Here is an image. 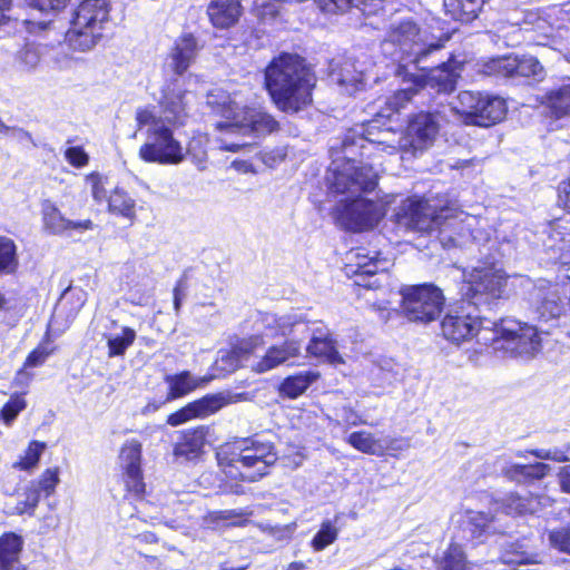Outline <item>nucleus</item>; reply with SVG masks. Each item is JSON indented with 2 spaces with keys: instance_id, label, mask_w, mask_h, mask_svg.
I'll list each match as a JSON object with an SVG mask.
<instances>
[{
  "instance_id": "obj_43",
  "label": "nucleus",
  "mask_w": 570,
  "mask_h": 570,
  "mask_svg": "<svg viewBox=\"0 0 570 570\" xmlns=\"http://www.w3.org/2000/svg\"><path fill=\"white\" fill-rule=\"evenodd\" d=\"M46 448L47 444L45 442L37 440L31 441L23 454L13 462L12 468L24 472L33 471L38 466Z\"/></svg>"
},
{
  "instance_id": "obj_56",
  "label": "nucleus",
  "mask_w": 570,
  "mask_h": 570,
  "mask_svg": "<svg viewBox=\"0 0 570 570\" xmlns=\"http://www.w3.org/2000/svg\"><path fill=\"white\" fill-rule=\"evenodd\" d=\"M307 330L303 333H296V338H299V335L305 336V334L309 333L311 337L308 342H317L321 340H327V337L333 336L328 327L322 321H313L307 320Z\"/></svg>"
},
{
  "instance_id": "obj_5",
  "label": "nucleus",
  "mask_w": 570,
  "mask_h": 570,
  "mask_svg": "<svg viewBox=\"0 0 570 570\" xmlns=\"http://www.w3.org/2000/svg\"><path fill=\"white\" fill-rule=\"evenodd\" d=\"M274 443L261 435L243 439L230 446V451L217 453L218 464L232 481L256 482L268 474L277 461Z\"/></svg>"
},
{
  "instance_id": "obj_45",
  "label": "nucleus",
  "mask_w": 570,
  "mask_h": 570,
  "mask_svg": "<svg viewBox=\"0 0 570 570\" xmlns=\"http://www.w3.org/2000/svg\"><path fill=\"white\" fill-rule=\"evenodd\" d=\"M136 332L130 327H122L120 334L107 337L108 356L115 357L124 355L126 350L134 343Z\"/></svg>"
},
{
  "instance_id": "obj_58",
  "label": "nucleus",
  "mask_w": 570,
  "mask_h": 570,
  "mask_svg": "<svg viewBox=\"0 0 570 570\" xmlns=\"http://www.w3.org/2000/svg\"><path fill=\"white\" fill-rule=\"evenodd\" d=\"M66 160L73 167L81 168L89 161L88 154L80 146L69 147L65 151Z\"/></svg>"
},
{
  "instance_id": "obj_22",
  "label": "nucleus",
  "mask_w": 570,
  "mask_h": 570,
  "mask_svg": "<svg viewBox=\"0 0 570 570\" xmlns=\"http://www.w3.org/2000/svg\"><path fill=\"white\" fill-rule=\"evenodd\" d=\"M302 346V338L288 337L282 344L269 346L262 356L253 360L250 367L256 373L272 371L299 356Z\"/></svg>"
},
{
  "instance_id": "obj_55",
  "label": "nucleus",
  "mask_w": 570,
  "mask_h": 570,
  "mask_svg": "<svg viewBox=\"0 0 570 570\" xmlns=\"http://www.w3.org/2000/svg\"><path fill=\"white\" fill-rule=\"evenodd\" d=\"M570 448L567 446V449H535L532 450L530 453L534 455L537 459L540 460H552L556 462H567L570 461V455L568 454Z\"/></svg>"
},
{
  "instance_id": "obj_30",
  "label": "nucleus",
  "mask_w": 570,
  "mask_h": 570,
  "mask_svg": "<svg viewBox=\"0 0 570 570\" xmlns=\"http://www.w3.org/2000/svg\"><path fill=\"white\" fill-rule=\"evenodd\" d=\"M320 379L317 371L307 370L286 376L278 386V393L282 397L295 400L306 392V390Z\"/></svg>"
},
{
  "instance_id": "obj_2",
  "label": "nucleus",
  "mask_w": 570,
  "mask_h": 570,
  "mask_svg": "<svg viewBox=\"0 0 570 570\" xmlns=\"http://www.w3.org/2000/svg\"><path fill=\"white\" fill-rule=\"evenodd\" d=\"M379 124V119H373L345 135L342 142L343 157L333 159L327 170L326 179L332 193L358 196L377 186V167L381 164L354 159L356 149L362 158L370 160L380 157L381 153L395 155L406 147L402 132L391 128L382 129Z\"/></svg>"
},
{
  "instance_id": "obj_14",
  "label": "nucleus",
  "mask_w": 570,
  "mask_h": 570,
  "mask_svg": "<svg viewBox=\"0 0 570 570\" xmlns=\"http://www.w3.org/2000/svg\"><path fill=\"white\" fill-rule=\"evenodd\" d=\"M535 314L538 320V325H529L527 323H521L517 321L521 326H527L533 328L535 331V338L538 346L531 353L524 354H511L512 356H521V357H531L533 356L541 347V335L549 334L551 328L559 325L560 318L564 316V302L561 301L554 288H539L535 294Z\"/></svg>"
},
{
  "instance_id": "obj_49",
  "label": "nucleus",
  "mask_w": 570,
  "mask_h": 570,
  "mask_svg": "<svg viewBox=\"0 0 570 570\" xmlns=\"http://www.w3.org/2000/svg\"><path fill=\"white\" fill-rule=\"evenodd\" d=\"M338 535L337 528L331 521H324L321 524L320 530L312 539V548L315 551H322L330 544H332Z\"/></svg>"
},
{
  "instance_id": "obj_3",
  "label": "nucleus",
  "mask_w": 570,
  "mask_h": 570,
  "mask_svg": "<svg viewBox=\"0 0 570 570\" xmlns=\"http://www.w3.org/2000/svg\"><path fill=\"white\" fill-rule=\"evenodd\" d=\"M441 331L444 338L454 344L476 336L479 342H490L495 351L503 350L509 354L531 353L538 346L533 328L521 326L512 318L500 322L482 318L479 308L465 298L448 311Z\"/></svg>"
},
{
  "instance_id": "obj_60",
  "label": "nucleus",
  "mask_w": 570,
  "mask_h": 570,
  "mask_svg": "<svg viewBox=\"0 0 570 570\" xmlns=\"http://www.w3.org/2000/svg\"><path fill=\"white\" fill-rule=\"evenodd\" d=\"M29 6L43 12L58 11L66 7L68 0H27Z\"/></svg>"
},
{
  "instance_id": "obj_27",
  "label": "nucleus",
  "mask_w": 570,
  "mask_h": 570,
  "mask_svg": "<svg viewBox=\"0 0 570 570\" xmlns=\"http://www.w3.org/2000/svg\"><path fill=\"white\" fill-rule=\"evenodd\" d=\"M551 499L546 495L511 493L502 500L501 509L505 514H534L551 505Z\"/></svg>"
},
{
  "instance_id": "obj_17",
  "label": "nucleus",
  "mask_w": 570,
  "mask_h": 570,
  "mask_svg": "<svg viewBox=\"0 0 570 570\" xmlns=\"http://www.w3.org/2000/svg\"><path fill=\"white\" fill-rule=\"evenodd\" d=\"M141 459L142 445L138 440L130 439L121 445L118 464L127 491L135 497H140L145 492Z\"/></svg>"
},
{
  "instance_id": "obj_62",
  "label": "nucleus",
  "mask_w": 570,
  "mask_h": 570,
  "mask_svg": "<svg viewBox=\"0 0 570 570\" xmlns=\"http://www.w3.org/2000/svg\"><path fill=\"white\" fill-rule=\"evenodd\" d=\"M558 204L570 214V179L559 184Z\"/></svg>"
},
{
  "instance_id": "obj_53",
  "label": "nucleus",
  "mask_w": 570,
  "mask_h": 570,
  "mask_svg": "<svg viewBox=\"0 0 570 570\" xmlns=\"http://www.w3.org/2000/svg\"><path fill=\"white\" fill-rule=\"evenodd\" d=\"M26 400L21 395H12L9 401L3 405L2 419L7 424H10L18 414L26 407Z\"/></svg>"
},
{
  "instance_id": "obj_25",
  "label": "nucleus",
  "mask_w": 570,
  "mask_h": 570,
  "mask_svg": "<svg viewBox=\"0 0 570 570\" xmlns=\"http://www.w3.org/2000/svg\"><path fill=\"white\" fill-rule=\"evenodd\" d=\"M42 216L45 228L53 235H62L68 230L85 232L94 228L90 219L71 220L66 218L57 206L46 200L42 205Z\"/></svg>"
},
{
  "instance_id": "obj_12",
  "label": "nucleus",
  "mask_w": 570,
  "mask_h": 570,
  "mask_svg": "<svg viewBox=\"0 0 570 570\" xmlns=\"http://www.w3.org/2000/svg\"><path fill=\"white\" fill-rule=\"evenodd\" d=\"M403 311L411 322L430 323L435 321L444 306L445 297L441 288L431 283L402 288Z\"/></svg>"
},
{
  "instance_id": "obj_54",
  "label": "nucleus",
  "mask_w": 570,
  "mask_h": 570,
  "mask_svg": "<svg viewBox=\"0 0 570 570\" xmlns=\"http://www.w3.org/2000/svg\"><path fill=\"white\" fill-rule=\"evenodd\" d=\"M53 352V347L49 343L39 344L26 358L24 367H37L42 365L49 355Z\"/></svg>"
},
{
  "instance_id": "obj_15",
  "label": "nucleus",
  "mask_w": 570,
  "mask_h": 570,
  "mask_svg": "<svg viewBox=\"0 0 570 570\" xmlns=\"http://www.w3.org/2000/svg\"><path fill=\"white\" fill-rule=\"evenodd\" d=\"M346 275L355 276L354 283L365 288H377L381 286L376 274L389 269L390 261L381 256L379 252H371L367 248L358 247L346 255Z\"/></svg>"
},
{
  "instance_id": "obj_33",
  "label": "nucleus",
  "mask_w": 570,
  "mask_h": 570,
  "mask_svg": "<svg viewBox=\"0 0 570 570\" xmlns=\"http://www.w3.org/2000/svg\"><path fill=\"white\" fill-rule=\"evenodd\" d=\"M543 105L559 119L570 115V79L552 87L543 98Z\"/></svg>"
},
{
  "instance_id": "obj_59",
  "label": "nucleus",
  "mask_w": 570,
  "mask_h": 570,
  "mask_svg": "<svg viewBox=\"0 0 570 570\" xmlns=\"http://www.w3.org/2000/svg\"><path fill=\"white\" fill-rule=\"evenodd\" d=\"M337 416L346 426L367 424V421L362 419L361 414L351 406H343L337 413Z\"/></svg>"
},
{
  "instance_id": "obj_26",
  "label": "nucleus",
  "mask_w": 570,
  "mask_h": 570,
  "mask_svg": "<svg viewBox=\"0 0 570 570\" xmlns=\"http://www.w3.org/2000/svg\"><path fill=\"white\" fill-rule=\"evenodd\" d=\"M317 8L326 14H343L357 9L365 18L384 12L383 0H314Z\"/></svg>"
},
{
  "instance_id": "obj_48",
  "label": "nucleus",
  "mask_w": 570,
  "mask_h": 570,
  "mask_svg": "<svg viewBox=\"0 0 570 570\" xmlns=\"http://www.w3.org/2000/svg\"><path fill=\"white\" fill-rule=\"evenodd\" d=\"M372 375L377 386H391L400 379V366L391 361H385L383 364L375 367Z\"/></svg>"
},
{
  "instance_id": "obj_18",
  "label": "nucleus",
  "mask_w": 570,
  "mask_h": 570,
  "mask_svg": "<svg viewBox=\"0 0 570 570\" xmlns=\"http://www.w3.org/2000/svg\"><path fill=\"white\" fill-rule=\"evenodd\" d=\"M542 233L547 235L543 246L549 259L570 272V218L563 216L549 222ZM567 277L570 279V274Z\"/></svg>"
},
{
  "instance_id": "obj_31",
  "label": "nucleus",
  "mask_w": 570,
  "mask_h": 570,
  "mask_svg": "<svg viewBox=\"0 0 570 570\" xmlns=\"http://www.w3.org/2000/svg\"><path fill=\"white\" fill-rule=\"evenodd\" d=\"M206 430L205 428H198L195 430H188L183 433L180 440L174 448V455L177 459L190 461L196 459L205 444Z\"/></svg>"
},
{
  "instance_id": "obj_4",
  "label": "nucleus",
  "mask_w": 570,
  "mask_h": 570,
  "mask_svg": "<svg viewBox=\"0 0 570 570\" xmlns=\"http://www.w3.org/2000/svg\"><path fill=\"white\" fill-rule=\"evenodd\" d=\"M315 85V73L296 53H279L265 68L266 90L283 112L296 114L309 106Z\"/></svg>"
},
{
  "instance_id": "obj_34",
  "label": "nucleus",
  "mask_w": 570,
  "mask_h": 570,
  "mask_svg": "<svg viewBox=\"0 0 570 570\" xmlns=\"http://www.w3.org/2000/svg\"><path fill=\"white\" fill-rule=\"evenodd\" d=\"M48 49L47 45L27 41L14 55V67L23 72L35 71Z\"/></svg>"
},
{
  "instance_id": "obj_13",
  "label": "nucleus",
  "mask_w": 570,
  "mask_h": 570,
  "mask_svg": "<svg viewBox=\"0 0 570 570\" xmlns=\"http://www.w3.org/2000/svg\"><path fill=\"white\" fill-rule=\"evenodd\" d=\"M384 216L382 207L366 198L341 200L334 210L338 226L346 230L362 232L374 228Z\"/></svg>"
},
{
  "instance_id": "obj_52",
  "label": "nucleus",
  "mask_w": 570,
  "mask_h": 570,
  "mask_svg": "<svg viewBox=\"0 0 570 570\" xmlns=\"http://www.w3.org/2000/svg\"><path fill=\"white\" fill-rule=\"evenodd\" d=\"M223 517L224 528L229 527H246L248 518L253 514L247 508L220 510Z\"/></svg>"
},
{
  "instance_id": "obj_8",
  "label": "nucleus",
  "mask_w": 570,
  "mask_h": 570,
  "mask_svg": "<svg viewBox=\"0 0 570 570\" xmlns=\"http://www.w3.org/2000/svg\"><path fill=\"white\" fill-rule=\"evenodd\" d=\"M110 3L108 0H83L73 12L70 28L66 32L69 47L78 51H88L101 38L109 22Z\"/></svg>"
},
{
  "instance_id": "obj_29",
  "label": "nucleus",
  "mask_w": 570,
  "mask_h": 570,
  "mask_svg": "<svg viewBox=\"0 0 570 570\" xmlns=\"http://www.w3.org/2000/svg\"><path fill=\"white\" fill-rule=\"evenodd\" d=\"M22 546V538L13 532L0 537V570H26L20 562Z\"/></svg>"
},
{
  "instance_id": "obj_9",
  "label": "nucleus",
  "mask_w": 570,
  "mask_h": 570,
  "mask_svg": "<svg viewBox=\"0 0 570 570\" xmlns=\"http://www.w3.org/2000/svg\"><path fill=\"white\" fill-rule=\"evenodd\" d=\"M396 225L405 230L432 235L443 234L453 225L449 208L438 210L428 200L406 198L395 213Z\"/></svg>"
},
{
  "instance_id": "obj_24",
  "label": "nucleus",
  "mask_w": 570,
  "mask_h": 570,
  "mask_svg": "<svg viewBox=\"0 0 570 570\" xmlns=\"http://www.w3.org/2000/svg\"><path fill=\"white\" fill-rule=\"evenodd\" d=\"M261 323L267 332V335H281L286 338L296 337V333H303L308 327L306 315L297 312L281 316L273 313H265L261 317Z\"/></svg>"
},
{
  "instance_id": "obj_61",
  "label": "nucleus",
  "mask_w": 570,
  "mask_h": 570,
  "mask_svg": "<svg viewBox=\"0 0 570 570\" xmlns=\"http://www.w3.org/2000/svg\"><path fill=\"white\" fill-rule=\"evenodd\" d=\"M202 527L207 530L218 531L224 529L222 511L208 512L202 519Z\"/></svg>"
},
{
  "instance_id": "obj_39",
  "label": "nucleus",
  "mask_w": 570,
  "mask_h": 570,
  "mask_svg": "<svg viewBox=\"0 0 570 570\" xmlns=\"http://www.w3.org/2000/svg\"><path fill=\"white\" fill-rule=\"evenodd\" d=\"M306 352L311 356L323 360L332 365L344 363V360L338 352L337 343L333 336L327 337V340L317 341L316 343L308 342L306 345Z\"/></svg>"
},
{
  "instance_id": "obj_64",
  "label": "nucleus",
  "mask_w": 570,
  "mask_h": 570,
  "mask_svg": "<svg viewBox=\"0 0 570 570\" xmlns=\"http://www.w3.org/2000/svg\"><path fill=\"white\" fill-rule=\"evenodd\" d=\"M285 157H286L285 150L282 148H278L271 153H265L263 155V161L268 167H274L277 164H279L282 160H284Z\"/></svg>"
},
{
  "instance_id": "obj_23",
  "label": "nucleus",
  "mask_w": 570,
  "mask_h": 570,
  "mask_svg": "<svg viewBox=\"0 0 570 570\" xmlns=\"http://www.w3.org/2000/svg\"><path fill=\"white\" fill-rule=\"evenodd\" d=\"M203 46L191 33L179 36L168 55V66L178 76L184 75L195 62Z\"/></svg>"
},
{
  "instance_id": "obj_36",
  "label": "nucleus",
  "mask_w": 570,
  "mask_h": 570,
  "mask_svg": "<svg viewBox=\"0 0 570 570\" xmlns=\"http://www.w3.org/2000/svg\"><path fill=\"white\" fill-rule=\"evenodd\" d=\"M550 466L546 463L537 462L533 464H511L502 469L503 474L515 482H527L529 480H539L548 474Z\"/></svg>"
},
{
  "instance_id": "obj_63",
  "label": "nucleus",
  "mask_w": 570,
  "mask_h": 570,
  "mask_svg": "<svg viewBox=\"0 0 570 570\" xmlns=\"http://www.w3.org/2000/svg\"><path fill=\"white\" fill-rule=\"evenodd\" d=\"M295 524H287L283 527H271L268 529L269 535H272L274 539L282 541V540H289L294 533Z\"/></svg>"
},
{
  "instance_id": "obj_28",
  "label": "nucleus",
  "mask_w": 570,
  "mask_h": 570,
  "mask_svg": "<svg viewBox=\"0 0 570 570\" xmlns=\"http://www.w3.org/2000/svg\"><path fill=\"white\" fill-rule=\"evenodd\" d=\"M207 13L214 27L227 29L238 21L242 6L239 0H212Z\"/></svg>"
},
{
  "instance_id": "obj_11",
  "label": "nucleus",
  "mask_w": 570,
  "mask_h": 570,
  "mask_svg": "<svg viewBox=\"0 0 570 570\" xmlns=\"http://www.w3.org/2000/svg\"><path fill=\"white\" fill-rule=\"evenodd\" d=\"M463 298L479 308L501 297L505 286V275L494 265L473 267L464 273Z\"/></svg>"
},
{
  "instance_id": "obj_16",
  "label": "nucleus",
  "mask_w": 570,
  "mask_h": 570,
  "mask_svg": "<svg viewBox=\"0 0 570 570\" xmlns=\"http://www.w3.org/2000/svg\"><path fill=\"white\" fill-rule=\"evenodd\" d=\"M483 73L504 78L533 77L537 80L546 75L541 62L530 55L492 58L483 65Z\"/></svg>"
},
{
  "instance_id": "obj_21",
  "label": "nucleus",
  "mask_w": 570,
  "mask_h": 570,
  "mask_svg": "<svg viewBox=\"0 0 570 570\" xmlns=\"http://www.w3.org/2000/svg\"><path fill=\"white\" fill-rule=\"evenodd\" d=\"M438 117L431 112H419L409 119L404 144L414 151H423L431 147L439 134Z\"/></svg>"
},
{
  "instance_id": "obj_1",
  "label": "nucleus",
  "mask_w": 570,
  "mask_h": 570,
  "mask_svg": "<svg viewBox=\"0 0 570 570\" xmlns=\"http://www.w3.org/2000/svg\"><path fill=\"white\" fill-rule=\"evenodd\" d=\"M397 46L400 51L411 58L410 70L407 65H399L395 75L402 79V88L386 100L390 112L377 114L379 117L390 118L399 111L421 89L430 88L436 92H451L455 89L460 76L461 65L454 59L436 66L426 65L442 48L439 41H428V36L422 32L416 23L410 19L393 21L384 38L383 46Z\"/></svg>"
},
{
  "instance_id": "obj_51",
  "label": "nucleus",
  "mask_w": 570,
  "mask_h": 570,
  "mask_svg": "<svg viewBox=\"0 0 570 570\" xmlns=\"http://www.w3.org/2000/svg\"><path fill=\"white\" fill-rule=\"evenodd\" d=\"M86 183L89 186L91 196L97 204L108 202V191L106 189L107 177L99 173H91L86 176Z\"/></svg>"
},
{
  "instance_id": "obj_6",
  "label": "nucleus",
  "mask_w": 570,
  "mask_h": 570,
  "mask_svg": "<svg viewBox=\"0 0 570 570\" xmlns=\"http://www.w3.org/2000/svg\"><path fill=\"white\" fill-rule=\"evenodd\" d=\"M138 131H144L146 141L139 148V157L146 163L178 165L185 159L180 141L174 137L177 127L166 125L158 118L156 108H139L136 111Z\"/></svg>"
},
{
  "instance_id": "obj_42",
  "label": "nucleus",
  "mask_w": 570,
  "mask_h": 570,
  "mask_svg": "<svg viewBox=\"0 0 570 570\" xmlns=\"http://www.w3.org/2000/svg\"><path fill=\"white\" fill-rule=\"evenodd\" d=\"M60 483V469L52 466L46 469L37 479L31 480L29 485L42 498H49L55 494Z\"/></svg>"
},
{
  "instance_id": "obj_38",
  "label": "nucleus",
  "mask_w": 570,
  "mask_h": 570,
  "mask_svg": "<svg viewBox=\"0 0 570 570\" xmlns=\"http://www.w3.org/2000/svg\"><path fill=\"white\" fill-rule=\"evenodd\" d=\"M111 214L132 220L136 217V200L122 188L116 187L108 197Z\"/></svg>"
},
{
  "instance_id": "obj_10",
  "label": "nucleus",
  "mask_w": 570,
  "mask_h": 570,
  "mask_svg": "<svg viewBox=\"0 0 570 570\" xmlns=\"http://www.w3.org/2000/svg\"><path fill=\"white\" fill-rule=\"evenodd\" d=\"M458 100V112L468 125L491 127L503 120L508 110L503 98L490 94L462 91Z\"/></svg>"
},
{
  "instance_id": "obj_57",
  "label": "nucleus",
  "mask_w": 570,
  "mask_h": 570,
  "mask_svg": "<svg viewBox=\"0 0 570 570\" xmlns=\"http://www.w3.org/2000/svg\"><path fill=\"white\" fill-rule=\"evenodd\" d=\"M550 544L562 551L570 553V529H559L549 533Z\"/></svg>"
},
{
  "instance_id": "obj_20",
  "label": "nucleus",
  "mask_w": 570,
  "mask_h": 570,
  "mask_svg": "<svg viewBox=\"0 0 570 570\" xmlns=\"http://www.w3.org/2000/svg\"><path fill=\"white\" fill-rule=\"evenodd\" d=\"M233 402V396L228 392L207 394L171 413L167 419V423L171 426H178L190 419L210 415Z\"/></svg>"
},
{
  "instance_id": "obj_50",
  "label": "nucleus",
  "mask_w": 570,
  "mask_h": 570,
  "mask_svg": "<svg viewBox=\"0 0 570 570\" xmlns=\"http://www.w3.org/2000/svg\"><path fill=\"white\" fill-rule=\"evenodd\" d=\"M284 4H285L284 2L278 1V0H273V1L256 0V2H255L256 16L263 23H272L281 14V11H282Z\"/></svg>"
},
{
  "instance_id": "obj_19",
  "label": "nucleus",
  "mask_w": 570,
  "mask_h": 570,
  "mask_svg": "<svg viewBox=\"0 0 570 570\" xmlns=\"http://www.w3.org/2000/svg\"><path fill=\"white\" fill-rule=\"evenodd\" d=\"M194 95L181 88L168 85L163 89L159 100V110H156L158 118L164 124L174 127H181L189 117V105Z\"/></svg>"
},
{
  "instance_id": "obj_40",
  "label": "nucleus",
  "mask_w": 570,
  "mask_h": 570,
  "mask_svg": "<svg viewBox=\"0 0 570 570\" xmlns=\"http://www.w3.org/2000/svg\"><path fill=\"white\" fill-rule=\"evenodd\" d=\"M347 443L355 450L370 455H382L385 452L383 441L376 439L367 431H356L351 433L347 436Z\"/></svg>"
},
{
  "instance_id": "obj_32",
  "label": "nucleus",
  "mask_w": 570,
  "mask_h": 570,
  "mask_svg": "<svg viewBox=\"0 0 570 570\" xmlns=\"http://www.w3.org/2000/svg\"><path fill=\"white\" fill-rule=\"evenodd\" d=\"M168 384V400H175L187 395L199 386L206 385L210 377H194L190 372L183 371L178 374L167 375L165 379Z\"/></svg>"
},
{
  "instance_id": "obj_44",
  "label": "nucleus",
  "mask_w": 570,
  "mask_h": 570,
  "mask_svg": "<svg viewBox=\"0 0 570 570\" xmlns=\"http://www.w3.org/2000/svg\"><path fill=\"white\" fill-rule=\"evenodd\" d=\"M19 265L17 245L6 236H0V274H13Z\"/></svg>"
},
{
  "instance_id": "obj_41",
  "label": "nucleus",
  "mask_w": 570,
  "mask_h": 570,
  "mask_svg": "<svg viewBox=\"0 0 570 570\" xmlns=\"http://www.w3.org/2000/svg\"><path fill=\"white\" fill-rule=\"evenodd\" d=\"M493 517L478 511H466L464 514L463 524L471 532V537L474 539H481L482 535L495 532L497 529L493 525Z\"/></svg>"
},
{
  "instance_id": "obj_35",
  "label": "nucleus",
  "mask_w": 570,
  "mask_h": 570,
  "mask_svg": "<svg viewBox=\"0 0 570 570\" xmlns=\"http://www.w3.org/2000/svg\"><path fill=\"white\" fill-rule=\"evenodd\" d=\"M483 0H443L445 14L461 22H470L478 17Z\"/></svg>"
},
{
  "instance_id": "obj_37",
  "label": "nucleus",
  "mask_w": 570,
  "mask_h": 570,
  "mask_svg": "<svg viewBox=\"0 0 570 570\" xmlns=\"http://www.w3.org/2000/svg\"><path fill=\"white\" fill-rule=\"evenodd\" d=\"M87 301V293L81 288H68L61 295L59 303L56 307L52 317V324H55L58 317L63 313L67 304L70 303L71 306L67 313V322L72 321L79 311L82 308Z\"/></svg>"
},
{
  "instance_id": "obj_46",
  "label": "nucleus",
  "mask_w": 570,
  "mask_h": 570,
  "mask_svg": "<svg viewBox=\"0 0 570 570\" xmlns=\"http://www.w3.org/2000/svg\"><path fill=\"white\" fill-rule=\"evenodd\" d=\"M41 497L32 489L29 483L26 485L23 491L18 495L17 503L13 508V513L18 515L32 517L40 502Z\"/></svg>"
},
{
  "instance_id": "obj_47",
  "label": "nucleus",
  "mask_w": 570,
  "mask_h": 570,
  "mask_svg": "<svg viewBox=\"0 0 570 570\" xmlns=\"http://www.w3.org/2000/svg\"><path fill=\"white\" fill-rule=\"evenodd\" d=\"M438 570H466L464 552L459 544H451L439 562Z\"/></svg>"
},
{
  "instance_id": "obj_7",
  "label": "nucleus",
  "mask_w": 570,
  "mask_h": 570,
  "mask_svg": "<svg viewBox=\"0 0 570 570\" xmlns=\"http://www.w3.org/2000/svg\"><path fill=\"white\" fill-rule=\"evenodd\" d=\"M218 112L225 120L218 121L216 129L227 135L261 138L279 129V122L265 109L242 106L229 97L220 105Z\"/></svg>"
}]
</instances>
